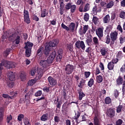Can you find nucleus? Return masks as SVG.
Here are the masks:
<instances>
[{
  "instance_id": "nucleus-1",
  "label": "nucleus",
  "mask_w": 125,
  "mask_h": 125,
  "mask_svg": "<svg viewBox=\"0 0 125 125\" xmlns=\"http://www.w3.org/2000/svg\"><path fill=\"white\" fill-rule=\"evenodd\" d=\"M55 56H56V51H53L47 60H42L40 61L39 64L42 68L43 70H46L47 69H49L50 65H51V64L53 63V61H54Z\"/></svg>"
},
{
  "instance_id": "nucleus-2",
  "label": "nucleus",
  "mask_w": 125,
  "mask_h": 125,
  "mask_svg": "<svg viewBox=\"0 0 125 125\" xmlns=\"http://www.w3.org/2000/svg\"><path fill=\"white\" fill-rule=\"evenodd\" d=\"M3 66L7 69L15 68V63L7 61H2L1 63H0V78L2 77V70H3Z\"/></svg>"
},
{
  "instance_id": "nucleus-3",
  "label": "nucleus",
  "mask_w": 125,
  "mask_h": 125,
  "mask_svg": "<svg viewBox=\"0 0 125 125\" xmlns=\"http://www.w3.org/2000/svg\"><path fill=\"white\" fill-rule=\"evenodd\" d=\"M25 45L24 48L25 49V55L26 57H30L32 52V48L34 46V44L30 42H27L24 43Z\"/></svg>"
},
{
  "instance_id": "nucleus-4",
  "label": "nucleus",
  "mask_w": 125,
  "mask_h": 125,
  "mask_svg": "<svg viewBox=\"0 0 125 125\" xmlns=\"http://www.w3.org/2000/svg\"><path fill=\"white\" fill-rule=\"evenodd\" d=\"M75 70H76V66L74 65L68 64L65 66V71H66V74H67V75H70V74H72Z\"/></svg>"
},
{
  "instance_id": "nucleus-5",
  "label": "nucleus",
  "mask_w": 125,
  "mask_h": 125,
  "mask_svg": "<svg viewBox=\"0 0 125 125\" xmlns=\"http://www.w3.org/2000/svg\"><path fill=\"white\" fill-rule=\"evenodd\" d=\"M61 27L62 28V29L66 30V31H71V32H74L75 27H76V24H75V23L74 22H71L68 27L62 23Z\"/></svg>"
},
{
  "instance_id": "nucleus-6",
  "label": "nucleus",
  "mask_w": 125,
  "mask_h": 125,
  "mask_svg": "<svg viewBox=\"0 0 125 125\" xmlns=\"http://www.w3.org/2000/svg\"><path fill=\"white\" fill-rule=\"evenodd\" d=\"M65 8L66 10L70 9L71 13H74L77 9V6L76 5H72V3L69 2L65 5Z\"/></svg>"
},
{
  "instance_id": "nucleus-7",
  "label": "nucleus",
  "mask_w": 125,
  "mask_h": 125,
  "mask_svg": "<svg viewBox=\"0 0 125 125\" xmlns=\"http://www.w3.org/2000/svg\"><path fill=\"white\" fill-rule=\"evenodd\" d=\"M118 32L117 31H113L112 32H111L110 33V38L111 40V44H114L115 42L118 40Z\"/></svg>"
},
{
  "instance_id": "nucleus-8",
  "label": "nucleus",
  "mask_w": 125,
  "mask_h": 125,
  "mask_svg": "<svg viewBox=\"0 0 125 125\" xmlns=\"http://www.w3.org/2000/svg\"><path fill=\"white\" fill-rule=\"evenodd\" d=\"M75 46L78 49H80V48H81L83 50L85 49V44H84V42L83 41H77L75 42Z\"/></svg>"
},
{
  "instance_id": "nucleus-9",
  "label": "nucleus",
  "mask_w": 125,
  "mask_h": 125,
  "mask_svg": "<svg viewBox=\"0 0 125 125\" xmlns=\"http://www.w3.org/2000/svg\"><path fill=\"white\" fill-rule=\"evenodd\" d=\"M23 16L24 22L27 23V24H30L31 21L30 20V17H29V12L25 9H24L23 11Z\"/></svg>"
},
{
  "instance_id": "nucleus-10",
  "label": "nucleus",
  "mask_w": 125,
  "mask_h": 125,
  "mask_svg": "<svg viewBox=\"0 0 125 125\" xmlns=\"http://www.w3.org/2000/svg\"><path fill=\"white\" fill-rule=\"evenodd\" d=\"M42 75H43V70L41 68H38L37 69V74L36 75V76L34 79H35L36 82H38L39 80H41V79H42Z\"/></svg>"
},
{
  "instance_id": "nucleus-11",
  "label": "nucleus",
  "mask_w": 125,
  "mask_h": 125,
  "mask_svg": "<svg viewBox=\"0 0 125 125\" xmlns=\"http://www.w3.org/2000/svg\"><path fill=\"white\" fill-rule=\"evenodd\" d=\"M57 56L56 58L57 62H60L62 60V57L63 56V50L62 49H59L57 51Z\"/></svg>"
},
{
  "instance_id": "nucleus-12",
  "label": "nucleus",
  "mask_w": 125,
  "mask_h": 125,
  "mask_svg": "<svg viewBox=\"0 0 125 125\" xmlns=\"http://www.w3.org/2000/svg\"><path fill=\"white\" fill-rule=\"evenodd\" d=\"M58 43H59V41L57 39H54L48 42V45L51 48V47H55Z\"/></svg>"
},
{
  "instance_id": "nucleus-13",
  "label": "nucleus",
  "mask_w": 125,
  "mask_h": 125,
  "mask_svg": "<svg viewBox=\"0 0 125 125\" xmlns=\"http://www.w3.org/2000/svg\"><path fill=\"white\" fill-rule=\"evenodd\" d=\"M103 31H104V27H103V26L99 27L96 30V35L99 37V38H102V37H103Z\"/></svg>"
},
{
  "instance_id": "nucleus-14",
  "label": "nucleus",
  "mask_w": 125,
  "mask_h": 125,
  "mask_svg": "<svg viewBox=\"0 0 125 125\" xmlns=\"http://www.w3.org/2000/svg\"><path fill=\"white\" fill-rule=\"evenodd\" d=\"M47 80L51 86H55L57 84V81L51 76H49Z\"/></svg>"
},
{
  "instance_id": "nucleus-15",
  "label": "nucleus",
  "mask_w": 125,
  "mask_h": 125,
  "mask_svg": "<svg viewBox=\"0 0 125 125\" xmlns=\"http://www.w3.org/2000/svg\"><path fill=\"white\" fill-rule=\"evenodd\" d=\"M88 30V25H84L83 28H81L79 30L80 35H84Z\"/></svg>"
},
{
  "instance_id": "nucleus-16",
  "label": "nucleus",
  "mask_w": 125,
  "mask_h": 125,
  "mask_svg": "<svg viewBox=\"0 0 125 125\" xmlns=\"http://www.w3.org/2000/svg\"><path fill=\"white\" fill-rule=\"evenodd\" d=\"M106 115H107L109 118H114V116H115V110L112 108L107 109Z\"/></svg>"
},
{
  "instance_id": "nucleus-17",
  "label": "nucleus",
  "mask_w": 125,
  "mask_h": 125,
  "mask_svg": "<svg viewBox=\"0 0 125 125\" xmlns=\"http://www.w3.org/2000/svg\"><path fill=\"white\" fill-rule=\"evenodd\" d=\"M64 7H65V4H64L63 1H62L60 2V13L61 15H63L64 13L65 10Z\"/></svg>"
},
{
  "instance_id": "nucleus-18",
  "label": "nucleus",
  "mask_w": 125,
  "mask_h": 125,
  "mask_svg": "<svg viewBox=\"0 0 125 125\" xmlns=\"http://www.w3.org/2000/svg\"><path fill=\"white\" fill-rule=\"evenodd\" d=\"M41 121H42V122H46V121H48L49 120V115L48 113H45L43 114L41 118Z\"/></svg>"
},
{
  "instance_id": "nucleus-19",
  "label": "nucleus",
  "mask_w": 125,
  "mask_h": 125,
  "mask_svg": "<svg viewBox=\"0 0 125 125\" xmlns=\"http://www.w3.org/2000/svg\"><path fill=\"white\" fill-rule=\"evenodd\" d=\"M8 78L11 81H15V74L12 71H10L8 74Z\"/></svg>"
},
{
  "instance_id": "nucleus-20",
  "label": "nucleus",
  "mask_w": 125,
  "mask_h": 125,
  "mask_svg": "<svg viewBox=\"0 0 125 125\" xmlns=\"http://www.w3.org/2000/svg\"><path fill=\"white\" fill-rule=\"evenodd\" d=\"M100 52L102 56H106L108 54V50L105 47H103L100 50Z\"/></svg>"
},
{
  "instance_id": "nucleus-21",
  "label": "nucleus",
  "mask_w": 125,
  "mask_h": 125,
  "mask_svg": "<svg viewBox=\"0 0 125 125\" xmlns=\"http://www.w3.org/2000/svg\"><path fill=\"white\" fill-rule=\"evenodd\" d=\"M50 51H51V48L48 45H46L44 51L45 55H48Z\"/></svg>"
},
{
  "instance_id": "nucleus-22",
  "label": "nucleus",
  "mask_w": 125,
  "mask_h": 125,
  "mask_svg": "<svg viewBox=\"0 0 125 125\" xmlns=\"http://www.w3.org/2000/svg\"><path fill=\"white\" fill-rule=\"evenodd\" d=\"M94 125H100V121L98 118V116L95 115L94 118Z\"/></svg>"
},
{
  "instance_id": "nucleus-23",
  "label": "nucleus",
  "mask_w": 125,
  "mask_h": 125,
  "mask_svg": "<svg viewBox=\"0 0 125 125\" xmlns=\"http://www.w3.org/2000/svg\"><path fill=\"white\" fill-rule=\"evenodd\" d=\"M115 4V2H113V1L110 0L109 2H108L106 5V7L107 9L109 8H112V7L114 6V5Z\"/></svg>"
},
{
  "instance_id": "nucleus-24",
  "label": "nucleus",
  "mask_w": 125,
  "mask_h": 125,
  "mask_svg": "<svg viewBox=\"0 0 125 125\" xmlns=\"http://www.w3.org/2000/svg\"><path fill=\"white\" fill-rule=\"evenodd\" d=\"M114 67H115V64L113 63V62H108L107 64V69H108L109 71H112V70H114Z\"/></svg>"
},
{
  "instance_id": "nucleus-25",
  "label": "nucleus",
  "mask_w": 125,
  "mask_h": 125,
  "mask_svg": "<svg viewBox=\"0 0 125 125\" xmlns=\"http://www.w3.org/2000/svg\"><path fill=\"white\" fill-rule=\"evenodd\" d=\"M48 15V12L46 9H43L41 13V17L42 18H44L45 16Z\"/></svg>"
},
{
  "instance_id": "nucleus-26",
  "label": "nucleus",
  "mask_w": 125,
  "mask_h": 125,
  "mask_svg": "<svg viewBox=\"0 0 125 125\" xmlns=\"http://www.w3.org/2000/svg\"><path fill=\"white\" fill-rule=\"evenodd\" d=\"M13 36V34H9L8 33H5L2 36V39H3L4 40H5V39H7V38H12V36Z\"/></svg>"
},
{
  "instance_id": "nucleus-27",
  "label": "nucleus",
  "mask_w": 125,
  "mask_h": 125,
  "mask_svg": "<svg viewBox=\"0 0 125 125\" xmlns=\"http://www.w3.org/2000/svg\"><path fill=\"white\" fill-rule=\"evenodd\" d=\"M84 96H85V94L81 89V91L79 92V99L82 100Z\"/></svg>"
},
{
  "instance_id": "nucleus-28",
  "label": "nucleus",
  "mask_w": 125,
  "mask_h": 125,
  "mask_svg": "<svg viewBox=\"0 0 125 125\" xmlns=\"http://www.w3.org/2000/svg\"><path fill=\"white\" fill-rule=\"evenodd\" d=\"M110 21V16L109 15H106L103 19V22L105 24H107Z\"/></svg>"
},
{
  "instance_id": "nucleus-29",
  "label": "nucleus",
  "mask_w": 125,
  "mask_h": 125,
  "mask_svg": "<svg viewBox=\"0 0 125 125\" xmlns=\"http://www.w3.org/2000/svg\"><path fill=\"white\" fill-rule=\"evenodd\" d=\"M37 83V81L35 79H31L28 82L27 84H28V85H29L30 86H32L33 85H34L35 83Z\"/></svg>"
},
{
  "instance_id": "nucleus-30",
  "label": "nucleus",
  "mask_w": 125,
  "mask_h": 125,
  "mask_svg": "<svg viewBox=\"0 0 125 125\" xmlns=\"http://www.w3.org/2000/svg\"><path fill=\"white\" fill-rule=\"evenodd\" d=\"M85 80L82 79L81 81H80L79 84H78V87H80V88H83V85L85 84Z\"/></svg>"
},
{
  "instance_id": "nucleus-31",
  "label": "nucleus",
  "mask_w": 125,
  "mask_h": 125,
  "mask_svg": "<svg viewBox=\"0 0 125 125\" xmlns=\"http://www.w3.org/2000/svg\"><path fill=\"white\" fill-rule=\"evenodd\" d=\"M94 84V80L93 78H90L89 81L88 82L87 85L89 87H91Z\"/></svg>"
},
{
  "instance_id": "nucleus-32",
  "label": "nucleus",
  "mask_w": 125,
  "mask_h": 125,
  "mask_svg": "<svg viewBox=\"0 0 125 125\" xmlns=\"http://www.w3.org/2000/svg\"><path fill=\"white\" fill-rule=\"evenodd\" d=\"M123 79L122 77L119 76V78L116 80L117 84H118V85H120L123 83Z\"/></svg>"
},
{
  "instance_id": "nucleus-33",
  "label": "nucleus",
  "mask_w": 125,
  "mask_h": 125,
  "mask_svg": "<svg viewBox=\"0 0 125 125\" xmlns=\"http://www.w3.org/2000/svg\"><path fill=\"white\" fill-rule=\"evenodd\" d=\"M67 50H69V51H73V44L71 43L67 44L66 45Z\"/></svg>"
},
{
  "instance_id": "nucleus-34",
  "label": "nucleus",
  "mask_w": 125,
  "mask_h": 125,
  "mask_svg": "<svg viewBox=\"0 0 125 125\" xmlns=\"http://www.w3.org/2000/svg\"><path fill=\"white\" fill-rule=\"evenodd\" d=\"M97 82L98 83H102L103 82V77L101 75H98L97 76Z\"/></svg>"
},
{
  "instance_id": "nucleus-35",
  "label": "nucleus",
  "mask_w": 125,
  "mask_h": 125,
  "mask_svg": "<svg viewBox=\"0 0 125 125\" xmlns=\"http://www.w3.org/2000/svg\"><path fill=\"white\" fill-rule=\"evenodd\" d=\"M90 8V6L89 5V3H86L83 9V12H86V11H88L89 10V9Z\"/></svg>"
},
{
  "instance_id": "nucleus-36",
  "label": "nucleus",
  "mask_w": 125,
  "mask_h": 125,
  "mask_svg": "<svg viewBox=\"0 0 125 125\" xmlns=\"http://www.w3.org/2000/svg\"><path fill=\"white\" fill-rule=\"evenodd\" d=\"M93 42L94 43V44L97 46L98 45H99V42H98V39L96 37H94L93 39Z\"/></svg>"
},
{
  "instance_id": "nucleus-37",
  "label": "nucleus",
  "mask_w": 125,
  "mask_h": 125,
  "mask_svg": "<svg viewBox=\"0 0 125 125\" xmlns=\"http://www.w3.org/2000/svg\"><path fill=\"white\" fill-rule=\"evenodd\" d=\"M3 112L2 109H0V124L2 122V120H3Z\"/></svg>"
},
{
  "instance_id": "nucleus-38",
  "label": "nucleus",
  "mask_w": 125,
  "mask_h": 125,
  "mask_svg": "<svg viewBox=\"0 0 125 125\" xmlns=\"http://www.w3.org/2000/svg\"><path fill=\"white\" fill-rule=\"evenodd\" d=\"M97 9V6H95L93 7L92 9V12L94 15H96V14H97V12H99V10Z\"/></svg>"
},
{
  "instance_id": "nucleus-39",
  "label": "nucleus",
  "mask_w": 125,
  "mask_h": 125,
  "mask_svg": "<svg viewBox=\"0 0 125 125\" xmlns=\"http://www.w3.org/2000/svg\"><path fill=\"white\" fill-rule=\"evenodd\" d=\"M122 109H123V105H119L116 107V112L118 114L121 113V112H122Z\"/></svg>"
},
{
  "instance_id": "nucleus-40",
  "label": "nucleus",
  "mask_w": 125,
  "mask_h": 125,
  "mask_svg": "<svg viewBox=\"0 0 125 125\" xmlns=\"http://www.w3.org/2000/svg\"><path fill=\"white\" fill-rule=\"evenodd\" d=\"M99 67L101 69V71H102L103 73H104V70H105L104 64H103V63H102V62H100Z\"/></svg>"
},
{
  "instance_id": "nucleus-41",
  "label": "nucleus",
  "mask_w": 125,
  "mask_h": 125,
  "mask_svg": "<svg viewBox=\"0 0 125 125\" xmlns=\"http://www.w3.org/2000/svg\"><path fill=\"white\" fill-rule=\"evenodd\" d=\"M80 116H81L80 113H78L77 114H75V120H76V122L77 123V124H79V123L81 122V121L78 122L79 118H80Z\"/></svg>"
},
{
  "instance_id": "nucleus-42",
  "label": "nucleus",
  "mask_w": 125,
  "mask_h": 125,
  "mask_svg": "<svg viewBox=\"0 0 125 125\" xmlns=\"http://www.w3.org/2000/svg\"><path fill=\"white\" fill-rule=\"evenodd\" d=\"M104 102L105 104H110V103H111L112 101L111 100V98H110V97H107L105 98Z\"/></svg>"
},
{
  "instance_id": "nucleus-43",
  "label": "nucleus",
  "mask_w": 125,
  "mask_h": 125,
  "mask_svg": "<svg viewBox=\"0 0 125 125\" xmlns=\"http://www.w3.org/2000/svg\"><path fill=\"white\" fill-rule=\"evenodd\" d=\"M110 42H111V38H110V36H109V35H107L105 38V43L107 44H109Z\"/></svg>"
},
{
  "instance_id": "nucleus-44",
  "label": "nucleus",
  "mask_w": 125,
  "mask_h": 125,
  "mask_svg": "<svg viewBox=\"0 0 125 125\" xmlns=\"http://www.w3.org/2000/svg\"><path fill=\"white\" fill-rule=\"evenodd\" d=\"M120 95V93H119V91L118 90L115 89L114 91V96L115 98H118V97Z\"/></svg>"
},
{
  "instance_id": "nucleus-45",
  "label": "nucleus",
  "mask_w": 125,
  "mask_h": 125,
  "mask_svg": "<svg viewBox=\"0 0 125 125\" xmlns=\"http://www.w3.org/2000/svg\"><path fill=\"white\" fill-rule=\"evenodd\" d=\"M84 20L87 22L89 20V15L87 13H85L84 15Z\"/></svg>"
},
{
  "instance_id": "nucleus-46",
  "label": "nucleus",
  "mask_w": 125,
  "mask_h": 125,
  "mask_svg": "<svg viewBox=\"0 0 125 125\" xmlns=\"http://www.w3.org/2000/svg\"><path fill=\"white\" fill-rule=\"evenodd\" d=\"M42 94V90H39L35 93V96L38 97L39 96H41Z\"/></svg>"
},
{
  "instance_id": "nucleus-47",
  "label": "nucleus",
  "mask_w": 125,
  "mask_h": 125,
  "mask_svg": "<svg viewBox=\"0 0 125 125\" xmlns=\"http://www.w3.org/2000/svg\"><path fill=\"white\" fill-rule=\"evenodd\" d=\"M90 72L89 71H85L84 72V75L85 79H87L88 78H89V76H90Z\"/></svg>"
},
{
  "instance_id": "nucleus-48",
  "label": "nucleus",
  "mask_w": 125,
  "mask_h": 125,
  "mask_svg": "<svg viewBox=\"0 0 125 125\" xmlns=\"http://www.w3.org/2000/svg\"><path fill=\"white\" fill-rule=\"evenodd\" d=\"M42 54L43 53V47H41L37 51V54Z\"/></svg>"
},
{
  "instance_id": "nucleus-49",
  "label": "nucleus",
  "mask_w": 125,
  "mask_h": 125,
  "mask_svg": "<svg viewBox=\"0 0 125 125\" xmlns=\"http://www.w3.org/2000/svg\"><path fill=\"white\" fill-rule=\"evenodd\" d=\"M22 119H24V115L22 114H19L18 116V120H19V122H21L22 121Z\"/></svg>"
},
{
  "instance_id": "nucleus-50",
  "label": "nucleus",
  "mask_w": 125,
  "mask_h": 125,
  "mask_svg": "<svg viewBox=\"0 0 125 125\" xmlns=\"http://www.w3.org/2000/svg\"><path fill=\"white\" fill-rule=\"evenodd\" d=\"M95 71V75H99V74L101 73V72H100V69L98 67H96Z\"/></svg>"
},
{
  "instance_id": "nucleus-51",
  "label": "nucleus",
  "mask_w": 125,
  "mask_h": 125,
  "mask_svg": "<svg viewBox=\"0 0 125 125\" xmlns=\"http://www.w3.org/2000/svg\"><path fill=\"white\" fill-rule=\"evenodd\" d=\"M92 20H93V23H94L95 25H96V24L98 23V20H99L98 18L96 17H93Z\"/></svg>"
},
{
  "instance_id": "nucleus-52",
  "label": "nucleus",
  "mask_w": 125,
  "mask_h": 125,
  "mask_svg": "<svg viewBox=\"0 0 125 125\" xmlns=\"http://www.w3.org/2000/svg\"><path fill=\"white\" fill-rule=\"evenodd\" d=\"M117 30L120 32V33H123V28H122V26H121V24H118L117 25Z\"/></svg>"
},
{
  "instance_id": "nucleus-53",
  "label": "nucleus",
  "mask_w": 125,
  "mask_h": 125,
  "mask_svg": "<svg viewBox=\"0 0 125 125\" xmlns=\"http://www.w3.org/2000/svg\"><path fill=\"white\" fill-rule=\"evenodd\" d=\"M119 41H120V43H121V44H123V43H124V42H125V37H121L119 38Z\"/></svg>"
},
{
  "instance_id": "nucleus-54",
  "label": "nucleus",
  "mask_w": 125,
  "mask_h": 125,
  "mask_svg": "<svg viewBox=\"0 0 125 125\" xmlns=\"http://www.w3.org/2000/svg\"><path fill=\"white\" fill-rule=\"evenodd\" d=\"M123 124V120L122 119H118L116 122V125H122Z\"/></svg>"
},
{
  "instance_id": "nucleus-55",
  "label": "nucleus",
  "mask_w": 125,
  "mask_h": 125,
  "mask_svg": "<svg viewBox=\"0 0 125 125\" xmlns=\"http://www.w3.org/2000/svg\"><path fill=\"white\" fill-rule=\"evenodd\" d=\"M112 63H113V64H117V63H118V62H119V59H118L117 58H115V59H113L111 61Z\"/></svg>"
},
{
  "instance_id": "nucleus-56",
  "label": "nucleus",
  "mask_w": 125,
  "mask_h": 125,
  "mask_svg": "<svg viewBox=\"0 0 125 125\" xmlns=\"http://www.w3.org/2000/svg\"><path fill=\"white\" fill-rule=\"evenodd\" d=\"M120 17L122 18L123 19H125V12H121L120 14Z\"/></svg>"
},
{
  "instance_id": "nucleus-57",
  "label": "nucleus",
  "mask_w": 125,
  "mask_h": 125,
  "mask_svg": "<svg viewBox=\"0 0 125 125\" xmlns=\"http://www.w3.org/2000/svg\"><path fill=\"white\" fill-rule=\"evenodd\" d=\"M117 58H122L123 57V53L120 51L118 52L117 56Z\"/></svg>"
},
{
  "instance_id": "nucleus-58",
  "label": "nucleus",
  "mask_w": 125,
  "mask_h": 125,
  "mask_svg": "<svg viewBox=\"0 0 125 125\" xmlns=\"http://www.w3.org/2000/svg\"><path fill=\"white\" fill-rule=\"evenodd\" d=\"M9 52H10V49H7L4 52V54L5 56H7L8 54H9Z\"/></svg>"
},
{
  "instance_id": "nucleus-59",
  "label": "nucleus",
  "mask_w": 125,
  "mask_h": 125,
  "mask_svg": "<svg viewBox=\"0 0 125 125\" xmlns=\"http://www.w3.org/2000/svg\"><path fill=\"white\" fill-rule=\"evenodd\" d=\"M11 120H12V116H11V115H10L7 117V123H8V124H9Z\"/></svg>"
},
{
  "instance_id": "nucleus-60",
  "label": "nucleus",
  "mask_w": 125,
  "mask_h": 125,
  "mask_svg": "<svg viewBox=\"0 0 125 125\" xmlns=\"http://www.w3.org/2000/svg\"><path fill=\"white\" fill-rule=\"evenodd\" d=\"M20 42V37L17 36L16 40H15V43H16V44H19Z\"/></svg>"
},
{
  "instance_id": "nucleus-61",
  "label": "nucleus",
  "mask_w": 125,
  "mask_h": 125,
  "mask_svg": "<svg viewBox=\"0 0 125 125\" xmlns=\"http://www.w3.org/2000/svg\"><path fill=\"white\" fill-rule=\"evenodd\" d=\"M24 124L25 125H31V123L29 122V119H25L24 121Z\"/></svg>"
},
{
  "instance_id": "nucleus-62",
  "label": "nucleus",
  "mask_w": 125,
  "mask_h": 125,
  "mask_svg": "<svg viewBox=\"0 0 125 125\" xmlns=\"http://www.w3.org/2000/svg\"><path fill=\"white\" fill-rule=\"evenodd\" d=\"M54 121H55V123H58L60 121V118L58 116H55Z\"/></svg>"
},
{
  "instance_id": "nucleus-63",
  "label": "nucleus",
  "mask_w": 125,
  "mask_h": 125,
  "mask_svg": "<svg viewBox=\"0 0 125 125\" xmlns=\"http://www.w3.org/2000/svg\"><path fill=\"white\" fill-rule=\"evenodd\" d=\"M14 86V83L13 82H10L8 83V86L9 87H13Z\"/></svg>"
},
{
  "instance_id": "nucleus-64",
  "label": "nucleus",
  "mask_w": 125,
  "mask_h": 125,
  "mask_svg": "<svg viewBox=\"0 0 125 125\" xmlns=\"http://www.w3.org/2000/svg\"><path fill=\"white\" fill-rule=\"evenodd\" d=\"M65 125H71V121L69 119H67L65 121Z\"/></svg>"
}]
</instances>
